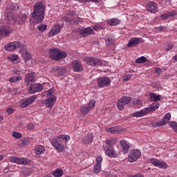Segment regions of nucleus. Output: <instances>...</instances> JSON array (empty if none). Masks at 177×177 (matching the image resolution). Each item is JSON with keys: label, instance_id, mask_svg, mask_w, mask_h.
Listing matches in <instances>:
<instances>
[{"label": "nucleus", "instance_id": "nucleus-1", "mask_svg": "<svg viewBox=\"0 0 177 177\" xmlns=\"http://www.w3.org/2000/svg\"><path fill=\"white\" fill-rule=\"evenodd\" d=\"M45 10H46V6L41 1H39L33 6V12H31L30 16L36 23L39 24L44 21Z\"/></svg>", "mask_w": 177, "mask_h": 177}, {"label": "nucleus", "instance_id": "nucleus-2", "mask_svg": "<svg viewBox=\"0 0 177 177\" xmlns=\"http://www.w3.org/2000/svg\"><path fill=\"white\" fill-rule=\"evenodd\" d=\"M62 140H65V142H68V140H70V136L59 135L50 141L52 146L55 147V149L59 153H62L64 150V145H63V142H62Z\"/></svg>", "mask_w": 177, "mask_h": 177}, {"label": "nucleus", "instance_id": "nucleus-3", "mask_svg": "<svg viewBox=\"0 0 177 177\" xmlns=\"http://www.w3.org/2000/svg\"><path fill=\"white\" fill-rule=\"evenodd\" d=\"M19 6L17 4H11L9 9H7L5 12V19L9 24H15L17 23V19L15 17V12L16 10H19Z\"/></svg>", "mask_w": 177, "mask_h": 177}, {"label": "nucleus", "instance_id": "nucleus-4", "mask_svg": "<svg viewBox=\"0 0 177 177\" xmlns=\"http://www.w3.org/2000/svg\"><path fill=\"white\" fill-rule=\"evenodd\" d=\"M50 59L59 62L60 59L67 57V53L63 51L59 48H51L49 51Z\"/></svg>", "mask_w": 177, "mask_h": 177}, {"label": "nucleus", "instance_id": "nucleus-5", "mask_svg": "<svg viewBox=\"0 0 177 177\" xmlns=\"http://www.w3.org/2000/svg\"><path fill=\"white\" fill-rule=\"evenodd\" d=\"M82 60L88 66H92L93 67L100 66L103 64L102 59L93 57H84Z\"/></svg>", "mask_w": 177, "mask_h": 177}, {"label": "nucleus", "instance_id": "nucleus-6", "mask_svg": "<svg viewBox=\"0 0 177 177\" xmlns=\"http://www.w3.org/2000/svg\"><path fill=\"white\" fill-rule=\"evenodd\" d=\"M132 100V97L124 96L120 98L117 104V106L118 108V110H120V111H122L124 109L125 104H129L131 103V101Z\"/></svg>", "mask_w": 177, "mask_h": 177}, {"label": "nucleus", "instance_id": "nucleus-7", "mask_svg": "<svg viewBox=\"0 0 177 177\" xmlns=\"http://www.w3.org/2000/svg\"><path fill=\"white\" fill-rule=\"evenodd\" d=\"M149 161L152 165L157 167L160 169H167L168 168V165L164 160H160L156 158H151Z\"/></svg>", "mask_w": 177, "mask_h": 177}, {"label": "nucleus", "instance_id": "nucleus-8", "mask_svg": "<svg viewBox=\"0 0 177 177\" xmlns=\"http://www.w3.org/2000/svg\"><path fill=\"white\" fill-rule=\"evenodd\" d=\"M111 84V80H110V77H102L97 80V86H99V88H104V87L110 86Z\"/></svg>", "mask_w": 177, "mask_h": 177}, {"label": "nucleus", "instance_id": "nucleus-9", "mask_svg": "<svg viewBox=\"0 0 177 177\" xmlns=\"http://www.w3.org/2000/svg\"><path fill=\"white\" fill-rule=\"evenodd\" d=\"M169 120H171V113H167L162 120L160 122H152L151 126L153 127V128H157V127H164V125H166L169 122Z\"/></svg>", "mask_w": 177, "mask_h": 177}, {"label": "nucleus", "instance_id": "nucleus-10", "mask_svg": "<svg viewBox=\"0 0 177 177\" xmlns=\"http://www.w3.org/2000/svg\"><path fill=\"white\" fill-rule=\"evenodd\" d=\"M42 89H44V86L39 83H36L34 84H30L28 91L30 95H34V93L42 92Z\"/></svg>", "mask_w": 177, "mask_h": 177}, {"label": "nucleus", "instance_id": "nucleus-11", "mask_svg": "<svg viewBox=\"0 0 177 177\" xmlns=\"http://www.w3.org/2000/svg\"><path fill=\"white\" fill-rule=\"evenodd\" d=\"M140 156H142L140 151H139L138 149L132 150L129 153V162H135V161H136L138 158H140Z\"/></svg>", "mask_w": 177, "mask_h": 177}, {"label": "nucleus", "instance_id": "nucleus-12", "mask_svg": "<svg viewBox=\"0 0 177 177\" xmlns=\"http://www.w3.org/2000/svg\"><path fill=\"white\" fill-rule=\"evenodd\" d=\"M20 46H21V43L20 41H15L5 45L4 49L8 50V52H12V50H16V49H19Z\"/></svg>", "mask_w": 177, "mask_h": 177}, {"label": "nucleus", "instance_id": "nucleus-13", "mask_svg": "<svg viewBox=\"0 0 177 177\" xmlns=\"http://www.w3.org/2000/svg\"><path fill=\"white\" fill-rule=\"evenodd\" d=\"M10 161V162L19 164V165H26V164H29L30 162V161L25 158H19L17 156H11Z\"/></svg>", "mask_w": 177, "mask_h": 177}, {"label": "nucleus", "instance_id": "nucleus-14", "mask_svg": "<svg viewBox=\"0 0 177 177\" xmlns=\"http://www.w3.org/2000/svg\"><path fill=\"white\" fill-rule=\"evenodd\" d=\"M35 100H37V95H32L30 97L27 98L22 103H21V109H26V107H28V106H30V104H32Z\"/></svg>", "mask_w": 177, "mask_h": 177}, {"label": "nucleus", "instance_id": "nucleus-15", "mask_svg": "<svg viewBox=\"0 0 177 177\" xmlns=\"http://www.w3.org/2000/svg\"><path fill=\"white\" fill-rule=\"evenodd\" d=\"M144 43H145V40H143V39L142 38L131 37L127 44V46L128 48H132L135 45H138L139 44H144Z\"/></svg>", "mask_w": 177, "mask_h": 177}, {"label": "nucleus", "instance_id": "nucleus-16", "mask_svg": "<svg viewBox=\"0 0 177 177\" xmlns=\"http://www.w3.org/2000/svg\"><path fill=\"white\" fill-rule=\"evenodd\" d=\"M72 68L75 73H80V71H83L84 66H82L81 62L78 60H74L72 62Z\"/></svg>", "mask_w": 177, "mask_h": 177}, {"label": "nucleus", "instance_id": "nucleus-17", "mask_svg": "<svg viewBox=\"0 0 177 177\" xmlns=\"http://www.w3.org/2000/svg\"><path fill=\"white\" fill-rule=\"evenodd\" d=\"M20 53L25 62H28V60L31 59V54L27 51V47L26 46H22L21 47Z\"/></svg>", "mask_w": 177, "mask_h": 177}, {"label": "nucleus", "instance_id": "nucleus-18", "mask_svg": "<svg viewBox=\"0 0 177 177\" xmlns=\"http://www.w3.org/2000/svg\"><path fill=\"white\" fill-rule=\"evenodd\" d=\"M104 150L106 156H108V157H110L111 158L115 157V151L113 146H105Z\"/></svg>", "mask_w": 177, "mask_h": 177}, {"label": "nucleus", "instance_id": "nucleus-19", "mask_svg": "<svg viewBox=\"0 0 177 177\" xmlns=\"http://www.w3.org/2000/svg\"><path fill=\"white\" fill-rule=\"evenodd\" d=\"M146 9L151 13H156L158 10V6L155 2L151 1L147 4Z\"/></svg>", "mask_w": 177, "mask_h": 177}, {"label": "nucleus", "instance_id": "nucleus-20", "mask_svg": "<svg viewBox=\"0 0 177 177\" xmlns=\"http://www.w3.org/2000/svg\"><path fill=\"white\" fill-rule=\"evenodd\" d=\"M25 82L28 85H31V84L35 82V73L31 72L28 73L25 77Z\"/></svg>", "mask_w": 177, "mask_h": 177}, {"label": "nucleus", "instance_id": "nucleus-21", "mask_svg": "<svg viewBox=\"0 0 177 177\" xmlns=\"http://www.w3.org/2000/svg\"><path fill=\"white\" fill-rule=\"evenodd\" d=\"M56 96L55 95H50V96H47L46 99V105L47 107L52 108L53 106H55V103H56Z\"/></svg>", "mask_w": 177, "mask_h": 177}, {"label": "nucleus", "instance_id": "nucleus-22", "mask_svg": "<svg viewBox=\"0 0 177 177\" xmlns=\"http://www.w3.org/2000/svg\"><path fill=\"white\" fill-rule=\"evenodd\" d=\"M95 106H96V101L91 100L88 102L87 106L82 107L81 111H91L95 109Z\"/></svg>", "mask_w": 177, "mask_h": 177}, {"label": "nucleus", "instance_id": "nucleus-23", "mask_svg": "<svg viewBox=\"0 0 177 177\" xmlns=\"http://www.w3.org/2000/svg\"><path fill=\"white\" fill-rule=\"evenodd\" d=\"M80 35H94L95 31L91 27L84 28L80 30Z\"/></svg>", "mask_w": 177, "mask_h": 177}, {"label": "nucleus", "instance_id": "nucleus-24", "mask_svg": "<svg viewBox=\"0 0 177 177\" xmlns=\"http://www.w3.org/2000/svg\"><path fill=\"white\" fill-rule=\"evenodd\" d=\"M120 146L122 147V151L124 154H127L129 151V144L127 141L122 140L120 142Z\"/></svg>", "mask_w": 177, "mask_h": 177}, {"label": "nucleus", "instance_id": "nucleus-25", "mask_svg": "<svg viewBox=\"0 0 177 177\" xmlns=\"http://www.w3.org/2000/svg\"><path fill=\"white\" fill-rule=\"evenodd\" d=\"M60 32V26L55 25L52 29L50 30L48 33V37H55V35H57Z\"/></svg>", "mask_w": 177, "mask_h": 177}, {"label": "nucleus", "instance_id": "nucleus-26", "mask_svg": "<svg viewBox=\"0 0 177 177\" xmlns=\"http://www.w3.org/2000/svg\"><path fill=\"white\" fill-rule=\"evenodd\" d=\"M81 18H80V17H77L75 19H70V18H68V17H62V20L63 21H65L66 23H68L69 24H78V23H80V20Z\"/></svg>", "mask_w": 177, "mask_h": 177}, {"label": "nucleus", "instance_id": "nucleus-27", "mask_svg": "<svg viewBox=\"0 0 177 177\" xmlns=\"http://www.w3.org/2000/svg\"><path fill=\"white\" fill-rule=\"evenodd\" d=\"M160 107V104L158 102H154L151 105H149L145 110V111H155Z\"/></svg>", "mask_w": 177, "mask_h": 177}, {"label": "nucleus", "instance_id": "nucleus-28", "mask_svg": "<svg viewBox=\"0 0 177 177\" xmlns=\"http://www.w3.org/2000/svg\"><path fill=\"white\" fill-rule=\"evenodd\" d=\"M105 131L106 132H110L111 133H120V127L118 126H116V127H106L105 129Z\"/></svg>", "mask_w": 177, "mask_h": 177}, {"label": "nucleus", "instance_id": "nucleus-29", "mask_svg": "<svg viewBox=\"0 0 177 177\" xmlns=\"http://www.w3.org/2000/svg\"><path fill=\"white\" fill-rule=\"evenodd\" d=\"M45 147L42 145H37L35 148V152L36 153V154H37V156L44 154V153H45Z\"/></svg>", "mask_w": 177, "mask_h": 177}, {"label": "nucleus", "instance_id": "nucleus-30", "mask_svg": "<svg viewBox=\"0 0 177 177\" xmlns=\"http://www.w3.org/2000/svg\"><path fill=\"white\" fill-rule=\"evenodd\" d=\"M149 98L151 102H160V100H161V95H157L154 93H150Z\"/></svg>", "mask_w": 177, "mask_h": 177}, {"label": "nucleus", "instance_id": "nucleus-31", "mask_svg": "<svg viewBox=\"0 0 177 177\" xmlns=\"http://www.w3.org/2000/svg\"><path fill=\"white\" fill-rule=\"evenodd\" d=\"M121 23V21L117 18H112L107 21V24L111 26V27L118 26Z\"/></svg>", "mask_w": 177, "mask_h": 177}, {"label": "nucleus", "instance_id": "nucleus-32", "mask_svg": "<svg viewBox=\"0 0 177 177\" xmlns=\"http://www.w3.org/2000/svg\"><path fill=\"white\" fill-rule=\"evenodd\" d=\"M82 142L84 145H86V143H92V142H93V134H88L86 137L83 138Z\"/></svg>", "mask_w": 177, "mask_h": 177}, {"label": "nucleus", "instance_id": "nucleus-33", "mask_svg": "<svg viewBox=\"0 0 177 177\" xmlns=\"http://www.w3.org/2000/svg\"><path fill=\"white\" fill-rule=\"evenodd\" d=\"M175 15H176V11L169 12L160 15V19L165 20V19H168V17H173Z\"/></svg>", "mask_w": 177, "mask_h": 177}, {"label": "nucleus", "instance_id": "nucleus-34", "mask_svg": "<svg viewBox=\"0 0 177 177\" xmlns=\"http://www.w3.org/2000/svg\"><path fill=\"white\" fill-rule=\"evenodd\" d=\"M10 34V30H8L5 27H0V39L2 37H6Z\"/></svg>", "mask_w": 177, "mask_h": 177}, {"label": "nucleus", "instance_id": "nucleus-35", "mask_svg": "<svg viewBox=\"0 0 177 177\" xmlns=\"http://www.w3.org/2000/svg\"><path fill=\"white\" fill-rule=\"evenodd\" d=\"M147 114H149V111H138L134 112L132 114V116L136 117V118H139L140 117H145V115H147Z\"/></svg>", "mask_w": 177, "mask_h": 177}, {"label": "nucleus", "instance_id": "nucleus-36", "mask_svg": "<svg viewBox=\"0 0 177 177\" xmlns=\"http://www.w3.org/2000/svg\"><path fill=\"white\" fill-rule=\"evenodd\" d=\"M23 78L21 76H14L11 77L8 79L10 84H15L16 82H19V81H21Z\"/></svg>", "mask_w": 177, "mask_h": 177}, {"label": "nucleus", "instance_id": "nucleus-37", "mask_svg": "<svg viewBox=\"0 0 177 177\" xmlns=\"http://www.w3.org/2000/svg\"><path fill=\"white\" fill-rule=\"evenodd\" d=\"M132 103L133 104H136V106H138V107H142L143 104V102L139 98H133L132 100Z\"/></svg>", "mask_w": 177, "mask_h": 177}, {"label": "nucleus", "instance_id": "nucleus-38", "mask_svg": "<svg viewBox=\"0 0 177 177\" xmlns=\"http://www.w3.org/2000/svg\"><path fill=\"white\" fill-rule=\"evenodd\" d=\"M28 139L24 138L23 140L18 142V146H19V147H24V146H28Z\"/></svg>", "mask_w": 177, "mask_h": 177}, {"label": "nucleus", "instance_id": "nucleus-39", "mask_svg": "<svg viewBox=\"0 0 177 177\" xmlns=\"http://www.w3.org/2000/svg\"><path fill=\"white\" fill-rule=\"evenodd\" d=\"M53 175L55 177L63 176V170L61 169H57L53 171Z\"/></svg>", "mask_w": 177, "mask_h": 177}, {"label": "nucleus", "instance_id": "nucleus-40", "mask_svg": "<svg viewBox=\"0 0 177 177\" xmlns=\"http://www.w3.org/2000/svg\"><path fill=\"white\" fill-rule=\"evenodd\" d=\"M100 171H102V165L95 164L94 165V168H93L94 174H99V172H100Z\"/></svg>", "mask_w": 177, "mask_h": 177}, {"label": "nucleus", "instance_id": "nucleus-41", "mask_svg": "<svg viewBox=\"0 0 177 177\" xmlns=\"http://www.w3.org/2000/svg\"><path fill=\"white\" fill-rule=\"evenodd\" d=\"M147 62V58L145 56H142L137 59H136V63L141 64L142 63H146Z\"/></svg>", "mask_w": 177, "mask_h": 177}, {"label": "nucleus", "instance_id": "nucleus-42", "mask_svg": "<svg viewBox=\"0 0 177 177\" xmlns=\"http://www.w3.org/2000/svg\"><path fill=\"white\" fill-rule=\"evenodd\" d=\"M19 19H20V21H19L20 24H24V23L27 21V15L26 14L22 15Z\"/></svg>", "mask_w": 177, "mask_h": 177}, {"label": "nucleus", "instance_id": "nucleus-43", "mask_svg": "<svg viewBox=\"0 0 177 177\" xmlns=\"http://www.w3.org/2000/svg\"><path fill=\"white\" fill-rule=\"evenodd\" d=\"M64 74H66V69L59 68L57 77H62V75H64Z\"/></svg>", "mask_w": 177, "mask_h": 177}, {"label": "nucleus", "instance_id": "nucleus-44", "mask_svg": "<svg viewBox=\"0 0 177 177\" xmlns=\"http://www.w3.org/2000/svg\"><path fill=\"white\" fill-rule=\"evenodd\" d=\"M47 27H48V26H46L45 24H41L37 27V28H38L39 31L44 32V31H45L46 30Z\"/></svg>", "mask_w": 177, "mask_h": 177}, {"label": "nucleus", "instance_id": "nucleus-45", "mask_svg": "<svg viewBox=\"0 0 177 177\" xmlns=\"http://www.w3.org/2000/svg\"><path fill=\"white\" fill-rule=\"evenodd\" d=\"M12 73L16 74V75H20L21 73V69L20 68H14L12 69Z\"/></svg>", "mask_w": 177, "mask_h": 177}, {"label": "nucleus", "instance_id": "nucleus-46", "mask_svg": "<svg viewBox=\"0 0 177 177\" xmlns=\"http://www.w3.org/2000/svg\"><path fill=\"white\" fill-rule=\"evenodd\" d=\"M169 125L171 128H172V129H174V131L177 133V122H171Z\"/></svg>", "mask_w": 177, "mask_h": 177}, {"label": "nucleus", "instance_id": "nucleus-47", "mask_svg": "<svg viewBox=\"0 0 177 177\" xmlns=\"http://www.w3.org/2000/svg\"><path fill=\"white\" fill-rule=\"evenodd\" d=\"M60 67L59 66H55L52 68V71L53 73L55 74V75H56L57 77V74L59 73V70Z\"/></svg>", "mask_w": 177, "mask_h": 177}, {"label": "nucleus", "instance_id": "nucleus-48", "mask_svg": "<svg viewBox=\"0 0 177 177\" xmlns=\"http://www.w3.org/2000/svg\"><path fill=\"white\" fill-rule=\"evenodd\" d=\"M165 27L164 26H158L155 28V31L157 32H161V31H165Z\"/></svg>", "mask_w": 177, "mask_h": 177}, {"label": "nucleus", "instance_id": "nucleus-49", "mask_svg": "<svg viewBox=\"0 0 177 177\" xmlns=\"http://www.w3.org/2000/svg\"><path fill=\"white\" fill-rule=\"evenodd\" d=\"M12 136L15 138V139H20L21 138V134L19 132L12 133Z\"/></svg>", "mask_w": 177, "mask_h": 177}, {"label": "nucleus", "instance_id": "nucleus-50", "mask_svg": "<svg viewBox=\"0 0 177 177\" xmlns=\"http://www.w3.org/2000/svg\"><path fill=\"white\" fill-rule=\"evenodd\" d=\"M102 161H103V158L102 156H97L96 158V164H99L100 165H102Z\"/></svg>", "mask_w": 177, "mask_h": 177}, {"label": "nucleus", "instance_id": "nucleus-51", "mask_svg": "<svg viewBox=\"0 0 177 177\" xmlns=\"http://www.w3.org/2000/svg\"><path fill=\"white\" fill-rule=\"evenodd\" d=\"M10 60H12V62H16L17 59H19V55H12L9 57Z\"/></svg>", "mask_w": 177, "mask_h": 177}, {"label": "nucleus", "instance_id": "nucleus-52", "mask_svg": "<svg viewBox=\"0 0 177 177\" xmlns=\"http://www.w3.org/2000/svg\"><path fill=\"white\" fill-rule=\"evenodd\" d=\"M131 78H132V75H127L122 77V80L124 81H129Z\"/></svg>", "mask_w": 177, "mask_h": 177}, {"label": "nucleus", "instance_id": "nucleus-53", "mask_svg": "<svg viewBox=\"0 0 177 177\" xmlns=\"http://www.w3.org/2000/svg\"><path fill=\"white\" fill-rule=\"evenodd\" d=\"M94 31H100L102 30V26L99 25H95L93 27Z\"/></svg>", "mask_w": 177, "mask_h": 177}, {"label": "nucleus", "instance_id": "nucleus-54", "mask_svg": "<svg viewBox=\"0 0 177 177\" xmlns=\"http://www.w3.org/2000/svg\"><path fill=\"white\" fill-rule=\"evenodd\" d=\"M68 16H71V17H74V16H77V14L75 11H69L67 12Z\"/></svg>", "mask_w": 177, "mask_h": 177}, {"label": "nucleus", "instance_id": "nucleus-55", "mask_svg": "<svg viewBox=\"0 0 177 177\" xmlns=\"http://www.w3.org/2000/svg\"><path fill=\"white\" fill-rule=\"evenodd\" d=\"M105 143L106 146H113V140H106Z\"/></svg>", "mask_w": 177, "mask_h": 177}, {"label": "nucleus", "instance_id": "nucleus-56", "mask_svg": "<svg viewBox=\"0 0 177 177\" xmlns=\"http://www.w3.org/2000/svg\"><path fill=\"white\" fill-rule=\"evenodd\" d=\"M53 93V90H48L46 91V95L47 96H55L54 95H52V93Z\"/></svg>", "mask_w": 177, "mask_h": 177}, {"label": "nucleus", "instance_id": "nucleus-57", "mask_svg": "<svg viewBox=\"0 0 177 177\" xmlns=\"http://www.w3.org/2000/svg\"><path fill=\"white\" fill-rule=\"evenodd\" d=\"M28 129L30 130V131H32V129H34V125L32 124H30L28 125Z\"/></svg>", "mask_w": 177, "mask_h": 177}, {"label": "nucleus", "instance_id": "nucleus-58", "mask_svg": "<svg viewBox=\"0 0 177 177\" xmlns=\"http://www.w3.org/2000/svg\"><path fill=\"white\" fill-rule=\"evenodd\" d=\"M156 73H157L158 74H160V73H161V68H156L155 70Z\"/></svg>", "mask_w": 177, "mask_h": 177}, {"label": "nucleus", "instance_id": "nucleus-59", "mask_svg": "<svg viewBox=\"0 0 177 177\" xmlns=\"http://www.w3.org/2000/svg\"><path fill=\"white\" fill-rule=\"evenodd\" d=\"M131 177H144L143 175L139 174L134 176H131Z\"/></svg>", "mask_w": 177, "mask_h": 177}, {"label": "nucleus", "instance_id": "nucleus-60", "mask_svg": "<svg viewBox=\"0 0 177 177\" xmlns=\"http://www.w3.org/2000/svg\"><path fill=\"white\" fill-rule=\"evenodd\" d=\"M172 49V45H169L167 47V50H171Z\"/></svg>", "mask_w": 177, "mask_h": 177}, {"label": "nucleus", "instance_id": "nucleus-61", "mask_svg": "<svg viewBox=\"0 0 177 177\" xmlns=\"http://www.w3.org/2000/svg\"><path fill=\"white\" fill-rule=\"evenodd\" d=\"M109 41V38L105 39V41H106V44L107 45H109V44H110V41Z\"/></svg>", "mask_w": 177, "mask_h": 177}, {"label": "nucleus", "instance_id": "nucleus-62", "mask_svg": "<svg viewBox=\"0 0 177 177\" xmlns=\"http://www.w3.org/2000/svg\"><path fill=\"white\" fill-rule=\"evenodd\" d=\"M6 111H13V109L12 108H8Z\"/></svg>", "mask_w": 177, "mask_h": 177}, {"label": "nucleus", "instance_id": "nucleus-63", "mask_svg": "<svg viewBox=\"0 0 177 177\" xmlns=\"http://www.w3.org/2000/svg\"><path fill=\"white\" fill-rule=\"evenodd\" d=\"M2 160H3V156L0 155V161H2Z\"/></svg>", "mask_w": 177, "mask_h": 177}, {"label": "nucleus", "instance_id": "nucleus-64", "mask_svg": "<svg viewBox=\"0 0 177 177\" xmlns=\"http://www.w3.org/2000/svg\"><path fill=\"white\" fill-rule=\"evenodd\" d=\"M173 59H174V60H175L176 62H177V55H175Z\"/></svg>", "mask_w": 177, "mask_h": 177}]
</instances>
